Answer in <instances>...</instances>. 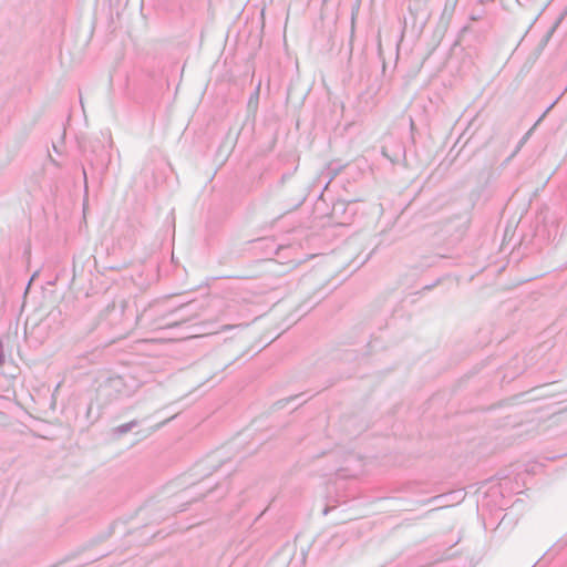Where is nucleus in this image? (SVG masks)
Instances as JSON below:
<instances>
[{
  "label": "nucleus",
  "instance_id": "nucleus-6",
  "mask_svg": "<svg viewBox=\"0 0 567 567\" xmlns=\"http://www.w3.org/2000/svg\"><path fill=\"white\" fill-rule=\"evenodd\" d=\"M186 321H187L186 319H181L179 321L168 322V323H166V326H165V327H168V328H171V327H175V326H178L179 323H182V322H186Z\"/></svg>",
  "mask_w": 567,
  "mask_h": 567
},
{
  "label": "nucleus",
  "instance_id": "nucleus-12",
  "mask_svg": "<svg viewBox=\"0 0 567 567\" xmlns=\"http://www.w3.org/2000/svg\"><path fill=\"white\" fill-rule=\"evenodd\" d=\"M3 413L0 411V421L3 419Z\"/></svg>",
  "mask_w": 567,
  "mask_h": 567
},
{
  "label": "nucleus",
  "instance_id": "nucleus-2",
  "mask_svg": "<svg viewBox=\"0 0 567 567\" xmlns=\"http://www.w3.org/2000/svg\"><path fill=\"white\" fill-rule=\"evenodd\" d=\"M124 388H125V384H124V380L122 377L110 378L104 384L105 391H107L109 393L116 392L118 396L125 394Z\"/></svg>",
  "mask_w": 567,
  "mask_h": 567
},
{
  "label": "nucleus",
  "instance_id": "nucleus-3",
  "mask_svg": "<svg viewBox=\"0 0 567 567\" xmlns=\"http://www.w3.org/2000/svg\"><path fill=\"white\" fill-rule=\"evenodd\" d=\"M140 422L137 420H132L127 423L121 424L113 429V434L116 436H122L126 433H128L131 430H133L135 426H137Z\"/></svg>",
  "mask_w": 567,
  "mask_h": 567
},
{
  "label": "nucleus",
  "instance_id": "nucleus-8",
  "mask_svg": "<svg viewBox=\"0 0 567 567\" xmlns=\"http://www.w3.org/2000/svg\"><path fill=\"white\" fill-rule=\"evenodd\" d=\"M440 282V279L436 280V282H434L433 285H429V286H425L423 289L424 290H430L432 289L435 285H437Z\"/></svg>",
  "mask_w": 567,
  "mask_h": 567
},
{
  "label": "nucleus",
  "instance_id": "nucleus-7",
  "mask_svg": "<svg viewBox=\"0 0 567 567\" xmlns=\"http://www.w3.org/2000/svg\"><path fill=\"white\" fill-rule=\"evenodd\" d=\"M4 362V354H3V344L0 340V365Z\"/></svg>",
  "mask_w": 567,
  "mask_h": 567
},
{
  "label": "nucleus",
  "instance_id": "nucleus-9",
  "mask_svg": "<svg viewBox=\"0 0 567 567\" xmlns=\"http://www.w3.org/2000/svg\"><path fill=\"white\" fill-rule=\"evenodd\" d=\"M96 327H97V323H96L95 321H94V322H92V323L90 324L89 332L94 331V330L96 329Z\"/></svg>",
  "mask_w": 567,
  "mask_h": 567
},
{
  "label": "nucleus",
  "instance_id": "nucleus-10",
  "mask_svg": "<svg viewBox=\"0 0 567 567\" xmlns=\"http://www.w3.org/2000/svg\"><path fill=\"white\" fill-rule=\"evenodd\" d=\"M167 422H168V420H165L164 422H162V423L157 424V425L153 429V431L158 430L161 426H163V425H164V424H166Z\"/></svg>",
  "mask_w": 567,
  "mask_h": 567
},
{
  "label": "nucleus",
  "instance_id": "nucleus-5",
  "mask_svg": "<svg viewBox=\"0 0 567 567\" xmlns=\"http://www.w3.org/2000/svg\"><path fill=\"white\" fill-rule=\"evenodd\" d=\"M238 327H240V324H238ZM234 328H237L236 324H224L220 330H218L217 332H220V331H228V330H231Z\"/></svg>",
  "mask_w": 567,
  "mask_h": 567
},
{
  "label": "nucleus",
  "instance_id": "nucleus-1",
  "mask_svg": "<svg viewBox=\"0 0 567 567\" xmlns=\"http://www.w3.org/2000/svg\"><path fill=\"white\" fill-rule=\"evenodd\" d=\"M127 302L124 299L113 301L105 308V317L111 324L122 323L125 319Z\"/></svg>",
  "mask_w": 567,
  "mask_h": 567
},
{
  "label": "nucleus",
  "instance_id": "nucleus-4",
  "mask_svg": "<svg viewBox=\"0 0 567 567\" xmlns=\"http://www.w3.org/2000/svg\"><path fill=\"white\" fill-rule=\"evenodd\" d=\"M382 154L383 156H385L391 163H396L398 162V157H391L388 152H386V147H382Z\"/></svg>",
  "mask_w": 567,
  "mask_h": 567
},
{
  "label": "nucleus",
  "instance_id": "nucleus-11",
  "mask_svg": "<svg viewBox=\"0 0 567 567\" xmlns=\"http://www.w3.org/2000/svg\"><path fill=\"white\" fill-rule=\"evenodd\" d=\"M529 136V132L526 133V136L523 138V142Z\"/></svg>",
  "mask_w": 567,
  "mask_h": 567
}]
</instances>
